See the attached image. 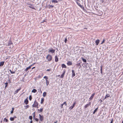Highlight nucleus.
<instances>
[{
  "label": "nucleus",
  "mask_w": 123,
  "mask_h": 123,
  "mask_svg": "<svg viewBox=\"0 0 123 123\" xmlns=\"http://www.w3.org/2000/svg\"><path fill=\"white\" fill-rule=\"evenodd\" d=\"M46 59L49 61H50L52 59V57L49 55H48L46 57Z\"/></svg>",
  "instance_id": "nucleus-1"
},
{
  "label": "nucleus",
  "mask_w": 123,
  "mask_h": 123,
  "mask_svg": "<svg viewBox=\"0 0 123 123\" xmlns=\"http://www.w3.org/2000/svg\"><path fill=\"white\" fill-rule=\"evenodd\" d=\"M8 46L9 48H11L12 47L13 44L10 41L8 42Z\"/></svg>",
  "instance_id": "nucleus-2"
},
{
  "label": "nucleus",
  "mask_w": 123,
  "mask_h": 123,
  "mask_svg": "<svg viewBox=\"0 0 123 123\" xmlns=\"http://www.w3.org/2000/svg\"><path fill=\"white\" fill-rule=\"evenodd\" d=\"M38 104L37 102L36 101H35L32 105V106L33 107H36L38 106Z\"/></svg>",
  "instance_id": "nucleus-3"
},
{
  "label": "nucleus",
  "mask_w": 123,
  "mask_h": 123,
  "mask_svg": "<svg viewBox=\"0 0 123 123\" xmlns=\"http://www.w3.org/2000/svg\"><path fill=\"white\" fill-rule=\"evenodd\" d=\"M43 78L45 79L46 83V85L47 86L49 84V81L47 80L48 79V77L45 76L43 77Z\"/></svg>",
  "instance_id": "nucleus-4"
},
{
  "label": "nucleus",
  "mask_w": 123,
  "mask_h": 123,
  "mask_svg": "<svg viewBox=\"0 0 123 123\" xmlns=\"http://www.w3.org/2000/svg\"><path fill=\"white\" fill-rule=\"evenodd\" d=\"M91 104V103L90 102H89V103L86 105H85L84 106V109H86L87 107H88Z\"/></svg>",
  "instance_id": "nucleus-5"
},
{
  "label": "nucleus",
  "mask_w": 123,
  "mask_h": 123,
  "mask_svg": "<svg viewBox=\"0 0 123 123\" xmlns=\"http://www.w3.org/2000/svg\"><path fill=\"white\" fill-rule=\"evenodd\" d=\"M75 104V102H74V103L73 105L72 106H71L69 107V109H70V110L72 109L74 107Z\"/></svg>",
  "instance_id": "nucleus-6"
},
{
  "label": "nucleus",
  "mask_w": 123,
  "mask_h": 123,
  "mask_svg": "<svg viewBox=\"0 0 123 123\" xmlns=\"http://www.w3.org/2000/svg\"><path fill=\"white\" fill-rule=\"evenodd\" d=\"M39 116L40 117V121H42L43 119V116H41L40 115V114H39Z\"/></svg>",
  "instance_id": "nucleus-7"
},
{
  "label": "nucleus",
  "mask_w": 123,
  "mask_h": 123,
  "mask_svg": "<svg viewBox=\"0 0 123 123\" xmlns=\"http://www.w3.org/2000/svg\"><path fill=\"white\" fill-rule=\"evenodd\" d=\"M55 51V50H54L53 49H50L49 50V52L51 53H53Z\"/></svg>",
  "instance_id": "nucleus-8"
},
{
  "label": "nucleus",
  "mask_w": 123,
  "mask_h": 123,
  "mask_svg": "<svg viewBox=\"0 0 123 123\" xmlns=\"http://www.w3.org/2000/svg\"><path fill=\"white\" fill-rule=\"evenodd\" d=\"M67 64L68 66H70L72 65V63L70 61H68L67 63Z\"/></svg>",
  "instance_id": "nucleus-9"
},
{
  "label": "nucleus",
  "mask_w": 123,
  "mask_h": 123,
  "mask_svg": "<svg viewBox=\"0 0 123 123\" xmlns=\"http://www.w3.org/2000/svg\"><path fill=\"white\" fill-rule=\"evenodd\" d=\"M72 77H73L75 76V74L74 72V71L73 70H72Z\"/></svg>",
  "instance_id": "nucleus-10"
},
{
  "label": "nucleus",
  "mask_w": 123,
  "mask_h": 123,
  "mask_svg": "<svg viewBox=\"0 0 123 123\" xmlns=\"http://www.w3.org/2000/svg\"><path fill=\"white\" fill-rule=\"evenodd\" d=\"M21 89V88L18 89L16 91L14 92V94H15L17 93Z\"/></svg>",
  "instance_id": "nucleus-11"
},
{
  "label": "nucleus",
  "mask_w": 123,
  "mask_h": 123,
  "mask_svg": "<svg viewBox=\"0 0 123 123\" xmlns=\"http://www.w3.org/2000/svg\"><path fill=\"white\" fill-rule=\"evenodd\" d=\"M28 100L27 99H25L24 101V103H25L26 105L28 104Z\"/></svg>",
  "instance_id": "nucleus-12"
},
{
  "label": "nucleus",
  "mask_w": 123,
  "mask_h": 123,
  "mask_svg": "<svg viewBox=\"0 0 123 123\" xmlns=\"http://www.w3.org/2000/svg\"><path fill=\"white\" fill-rule=\"evenodd\" d=\"M32 65H31L29 66L25 70L27 71L28 69H30Z\"/></svg>",
  "instance_id": "nucleus-13"
},
{
  "label": "nucleus",
  "mask_w": 123,
  "mask_h": 123,
  "mask_svg": "<svg viewBox=\"0 0 123 123\" xmlns=\"http://www.w3.org/2000/svg\"><path fill=\"white\" fill-rule=\"evenodd\" d=\"M99 40H96L95 43L97 45H98L99 43Z\"/></svg>",
  "instance_id": "nucleus-14"
},
{
  "label": "nucleus",
  "mask_w": 123,
  "mask_h": 123,
  "mask_svg": "<svg viewBox=\"0 0 123 123\" xmlns=\"http://www.w3.org/2000/svg\"><path fill=\"white\" fill-rule=\"evenodd\" d=\"M65 73V72L64 71V73L61 75L60 76V78H63Z\"/></svg>",
  "instance_id": "nucleus-15"
},
{
  "label": "nucleus",
  "mask_w": 123,
  "mask_h": 123,
  "mask_svg": "<svg viewBox=\"0 0 123 123\" xmlns=\"http://www.w3.org/2000/svg\"><path fill=\"white\" fill-rule=\"evenodd\" d=\"M62 68H66V66L64 64H62Z\"/></svg>",
  "instance_id": "nucleus-16"
},
{
  "label": "nucleus",
  "mask_w": 123,
  "mask_h": 123,
  "mask_svg": "<svg viewBox=\"0 0 123 123\" xmlns=\"http://www.w3.org/2000/svg\"><path fill=\"white\" fill-rule=\"evenodd\" d=\"M4 62H0V67L3 66L4 64Z\"/></svg>",
  "instance_id": "nucleus-17"
},
{
  "label": "nucleus",
  "mask_w": 123,
  "mask_h": 123,
  "mask_svg": "<svg viewBox=\"0 0 123 123\" xmlns=\"http://www.w3.org/2000/svg\"><path fill=\"white\" fill-rule=\"evenodd\" d=\"M110 96V95L108 94H107L106 95V96L105 97V99H106Z\"/></svg>",
  "instance_id": "nucleus-18"
},
{
  "label": "nucleus",
  "mask_w": 123,
  "mask_h": 123,
  "mask_svg": "<svg viewBox=\"0 0 123 123\" xmlns=\"http://www.w3.org/2000/svg\"><path fill=\"white\" fill-rule=\"evenodd\" d=\"M58 59L57 56H56L55 57V61L56 62H57L58 61Z\"/></svg>",
  "instance_id": "nucleus-19"
},
{
  "label": "nucleus",
  "mask_w": 123,
  "mask_h": 123,
  "mask_svg": "<svg viewBox=\"0 0 123 123\" xmlns=\"http://www.w3.org/2000/svg\"><path fill=\"white\" fill-rule=\"evenodd\" d=\"M44 98H42L41 101V104H42L44 101Z\"/></svg>",
  "instance_id": "nucleus-20"
},
{
  "label": "nucleus",
  "mask_w": 123,
  "mask_h": 123,
  "mask_svg": "<svg viewBox=\"0 0 123 123\" xmlns=\"http://www.w3.org/2000/svg\"><path fill=\"white\" fill-rule=\"evenodd\" d=\"M37 90H36L34 89L32 90L31 92H32L35 93L37 92Z\"/></svg>",
  "instance_id": "nucleus-21"
},
{
  "label": "nucleus",
  "mask_w": 123,
  "mask_h": 123,
  "mask_svg": "<svg viewBox=\"0 0 123 123\" xmlns=\"http://www.w3.org/2000/svg\"><path fill=\"white\" fill-rule=\"evenodd\" d=\"M46 92H44L43 93V97H45L46 96Z\"/></svg>",
  "instance_id": "nucleus-22"
},
{
  "label": "nucleus",
  "mask_w": 123,
  "mask_h": 123,
  "mask_svg": "<svg viewBox=\"0 0 123 123\" xmlns=\"http://www.w3.org/2000/svg\"><path fill=\"white\" fill-rule=\"evenodd\" d=\"M98 108H96L94 111L93 112V114H94L97 111V110L98 109Z\"/></svg>",
  "instance_id": "nucleus-23"
},
{
  "label": "nucleus",
  "mask_w": 123,
  "mask_h": 123,
  "mask_svg": "<svg viewBox=\"0 0 123 123\" xmlns=\"http://www.w3.org/2000/svg\"><path fill=\"white\" fill-rule=\"evenodd\" d=\"M52 1V2H54L55 3H57L58 2V1H57L55 0H53Z\"/></svg>",
  "instance_id": "nucleus-24"
},
{
  "label": "nucleus",
  "mask_w": 123,
  "mask_h": 123,
  "mask_svg": "<svg viewBox=\"0 0 123 123\" xmlns=\"http://www.w3.org/2000/svg\"><path fill=\"white\" fill-rule=\"evenodd\" d=\"M77 3V4L79 6L81 7H82V6L80 5V3H78L77 2H76Z\"/></svg>",
  "instance_id": "nucleus-25"
},
{
  "label": "nucleus",
  "mask_w": 123,
  "mask_h": 123,
  "mask_svg": "<svg viewBox=\"0 0 123 123\" xmlns=\"http://www.w3.org/2000/svg\"><path fill=\"white\" fill-rule=\"evenodd\" d=\"M82 61H83L84 62H86V60L85 59H84L83 58H82Z\"/></svg>",
  "instance_id": "nucleus-26"
},
{
  "label": "nucleus",
  "mask_w": 123,
  "mask_h": 123,
  "mask_svg": "<svg viewBox=\"0 0 123 123\" xmlns=\"http://www.w3.org/2000/svg\"><path fill=\"white\" fill-rule=\"evenodd\" d=\"M4 121V122H7L8 121V120L6 118H4V120H3Z\"/></svg>",
  "instance_id": "nucleus-27"
},
{
  "label": "nucleus",
  "mask_w": 123,
  "mask_h": 123,
  "mask_svg": "<svg viewBox=\"0 0 123 123\" xmlns=\"http://www.w3.org/2000/svg\"><path fill=\"white\" fill-rule=\"evenodd\" d=\"M10 120L11 121H13L14 120V118L13 117H10Z\"/></svg>",
  "instance_id": "nucleus-28"
},
{
  "label": "nucleus",
  "mask_w": 123,
  "mask_h": 123,
  "mask_svg": "<svg viewBox=\"0 0 123 123\" xmlns=\"http://www.w3.org/2000/svg\"><path fill=\"white\" fill-rule=\"evenodd\" d=\"M29 99L30 101H31L32 99V97L31 95H30L29 97Z\"/></svg>",
  "instance_id": "nucleus-29"
},
{
  "label": "nucleus",
  "mask_w": 123,
  "mask_h": 123,
  "mask_svg": "<svg viewBox=\"0 0 123 123\" xmlns=\"http://www.w3.org/2000/svg\"><path fill=\"white\" fill-rule=\"evenodd\" d=\"M29 107V106L27 105L25 106V109H27Z\"/></svg>",
  "instance_id": "nucleus-30"
},
{
  "label": "nucleus",
  "mask_w": 123,
  "mask_h": 123,
  "mask_svg": "<svg viewBox=\"0 0 123 123\" xmlns=\"http://www.w3.org/2000/svg\"><path fill=\"white\" fill-rule=\"evenodd\" d=\"M93 97L92 96H91L90 97V98H89V100H91L93 98Z\"/></svg>",
  "instance_id": "nucleus-31"
},
{
  "label": "nucleus",
  "mask_w": 123,
  "mask_h": 123,
  "mask_svg": "<svg viewBox=\"0 0 123 123\" xmlns=\"http://www.w3.org/2000/svg\"><path fill=\"white\" fill-rule=\"evenodd\" d=\"M10 71L12 74H13L15 73L14 72L12 71L11 70H10Z\"/></svg>",
  "instance_id": "nucleus-32"
},
{
  "label": "nucleus",
  "mask_w": 123,
  "mask_h": 123,
  "mask_svg": "<svg viewBox=\"0 0 123 123\" xmlns=\"http://www.w3.org/2000/svg\"><path fill=\"white\" fill-rule=\"evenodd\" d=\"M32 117L31 116H29V118L30 119V120H32Z\"/></svg>",
  "instance_id": "nucleus-33"
},
{
  "label": "nucleus",
  "mask_w": 123,
  "mask_h": 123,
  "mask_svg": "<svg viewBox=\"0 0 123 123\" xmlns=\"http://www.w3.org/2000/svg\"><path fill=\"white\" fill-rule=\"evenodd\" d=\"M67 41V38H65V39L64 42L65 43H66Z\"/></svg>",
  "instance_id": "nucleus-34"
},
{
  "label": "nucleus",
  "mask_w": 123,
  "mask_h": 123,
  "mask_svg": "<svg viewBox=\"0 0 123 123\" xmlns=\"http://www.w3.org/2000/svg\"><path fill=\"white\" fill-rule=\"evenodd\" d=\"M63 104V105H67V104L66 103V102H64Z\"/></svg>",
  "instance_id": "nucleus-35"
},
{
  "label": "nucleus",
  "mask_w": 123,
  "mask_h": 123,
  "mask_svg": "<svg viewBox=\"0 0 123 123\" xmlns=\"http://www.w3.org/2000/svg\"><path fill=\"white\" fill-rule=\"evenodd\" d=\"M29 7L30 8H32V9H35V8L34 7H32L31 6H29Z\"/></svg>",
  "instance_id": "nucleus-36"
},
{
  "label": "nucleus",
  "mask_w": 123,
  "mask_h": 123,
  "mask_svg": "<svg viewBox=\"0 0 123 123\" xmlns=\"http://www.w3.org/2000/svg\"><path fill=\"white\" fill-rule=\"evenodd\" d=\"M35 120L37 122H38V119L37 118H36L35 119Z\"/></svg>",
  "instance_id": "nucleus-37"
},
{
  "label": "nucleus",
  "mask_w": 123,
  "mask_h": 123,
  "mask_svg": "<svg viewBox=\"0 0 123 123\" xmlns=\"http://www.w3.org/2000/svg\"><path fill=\"white\" fill-rule=\"evenodd\" d=\"M105 41V40L104 39H103V40L102 42L101 43V44H103L104 42Z\"/></svg>",
  "instance_id": "nucleus-38"
},
{
  "label": "nucleus",
  "mask_w": 123,
  "mask_h": 123,
  "mask_svg": "<svg viewBox=\"0 0 123 123\" xmlns=\"http://www.w3.org/2000/svg\"><path fill=\"white\" fill-rule=\"evenodd\" d=\"M63 104H62L61 105V108H63Z\"/></svg>",
  "instance_id": "nucleus-39"
},
{
  "label": "nucleus",
  "mask_w": 123,
  "mask_h": 123,
  "mask_svg": "<svg viewBox=\"0 0 123 123\" xmlns=\"http://www.w3.org/2000/svg\"><path fill=\"white\" fill-rule=\"evenodd\" d=\"M43 111V108H41L40 109V111L41 112H42Z\"/></svg>",
  "instance_id": "nucleus-40"
},
{
  "label": "nucleus",
  "mask_w": 123,
  "mask_h": 123,
  "mask_svg": "<svg viewBox=\"0 0 123 123\" xmlns=\"http://www.w3.org/2000/svg\"><path fill=\"white\" fill-rule=\"evenodd\" d=\"M100 67H101L100 70H101V71H102V66H101Z\"/></svg>",
  "instance_id": "nucleus-41"
},
{
  "label": "nucleus",
  "mask_w": 123,
  "mask_h": 123,
  "mask_svg": "<svg viewBox=\"0 0 123 123\" xmlns=\"http://www.w3.org/2000/svg\"><path fill=\"white\" fill-rule=\"evenodd\" d=\"M95 93H93V94H92V96H93V97H94V95H95Z\"/></svg>",
  "instance_id": "nucleus-42"
},
{
  "label": "nucleus",
  "mask_w": 123,
  "mask_h": 123,
  "mask_svg": "<svg viewBox=\"0 0 123 123\" xmlns=\"http://www.w3.org/2000/svg\"><path fill=\"white\" fill-rule=\"evenodd\" d=\"M13 112V110H12L11 112V113L12 114Z\"/></svg>",
  "instance_id": "nucleus-43"
},
{
  "label": "nucleus",
  "mask_w": 123,
  "mask_h": 123,
  "mask_svg": "<svg viewBox=\"0 0 123 123\" xmlns=\"http://www.w3.org/2000/svg\"><path fill=\"white\" fill-rule=\"evenodd\" d=\"M50 7L52 8L53 7V6L52 5H50Z\"/></svg>",
  "instance_id": "nucleus-44"
},
{
  "label": "nucleus",
  "mask_w": 123,
  "mask_h": 123,
  "mask_svg": "<svg viewBox=\"0 0 123 123\" xmlns=\"http://www.w3.org/2000/svg\"><path fill=\"white\" fill-rule=\"evenodd\" d=\"M50 70V69H48L47 70V71H49Z\"/></svg>",
  "instance_id": "nucleus-45"
},
{
  "label": "nucleus",
  "mask_w": 123,
  "mask_h": 123,
  "mask_svg": "<svg viewBox=\"0 0 123 123\" xmlns=\"http://www.w3.org/2000/svg\"><path fill=\"white\" fill-rule=\"evenodd\" d=\"M32 123V120H31L30 122V123Z\"/></svg>",
  "instance_id": "nucleus-46"
},
{
  "label": "nucleus",
  "mask_w": 123,
  "mask_h": 123,
  "mask_svg": "<svg viewBox=\"0 0 123 123\" xmlns=\"http://www.w3.org/2000/svg\"><path fill=\"white\" fill-rule=\"evenodd\" d=\"M39 91H38V92H39V91H40V92H42V91H41V89H39Z\"/></svg>",
  "instance_id": "nucleus-47"
},
{
  "label": "nucleus",
  "mask_w": 123,
  "mask_h": 123,
  "mask_svg": "<svg viewBox=\"0 0 123 123\" xmlns=\"http://www.w3.org/2000/svg\"><path fill=\"white\" fill-rule=\"evenodd\" d=\"M110 123H113V120H112V121H111V122H110Z\"/></svg>",
  "instance_id": "nucleus-48"
},
{
  "label": "nucleus",
  "mask_w": 123,
  "mask_h": 123,
  "mask_svg": "<svg viewBox=\"0 0 123 123\" xmlns=\"http://www.w3.org/2000/svg\"><path fill=\"white\" fill-rule=\"evenodd\" d=\"M57 122V121H56L55 122V123H56Z\"/></svg>",
  "instance_id": "nucleus-49"
},
{
  "label": "nucleus",
  "mask_w": 123,
  "mask_h": 123,
  "mask_svg": "<svg viewBox=\"0 0 123 123\" xmlns=\"http://www.w3.org/2000/svg\"><path fill=\"white\" fill-rule=\"evenodd\" d=\"M35 68V67H33V68H32V69H33L34 68Z\"/></svg>",
  "instance_id": "nucleus-50"
},
{
  "label": "nucleus",
  "mask_w": 123,
  "mask_h": 123,
  "mask_svg": "<svg viewBox=\"0 0 123 123\" xmlns=\"http://www.w3.org/2000/svg\"><path fill=\"white\" fill-rule=\"evenodd\" d=\"M14 110V108H12V110Z\"/></svg>",
  "instance_id": "nucleus-51"
},
{
  "label": "nucleus",
  "mask_w": 123,
  "mask_h": 123,
  "mask_svg": "<svg viewBox=\"0 0 123 123\" xmlns=\"http://www.w3.org/2000/svg\"><path fill=\"white\" fill-rule=\"evenodd\" d=\"M101 73L102 74V71H101Z\"/></svg>",
  "instance_id": "nucleus-52"
},
{
  "label": "nucleus",
  "mask_w": 123,
  "mask_h": 123,
  "mask_svg": "<svg viewBox=\"0 0 123 123\" xmlns=\"http://www.w3.org/2000/svg\"><path fill=\"white\" fill-rule=\"evenodd\" d=\"M5 84H7V83H6Z\"/></svg>",
  "instance_id": "nucleus-53"
},
{
  "label": "nucleus",
  "mask_w": 123,
  "mask_h": 123,
  "mask_svg": "<svg viewBox=\"0 0 123 123\" xmlns=\"http://www.w3.org/2000/svg\"><path fill=\"white\" fill-rule=\"evenodd\" d=\"M76 0L77 1H78L79 0Z\"/></svg>",
  "instance_id": "nucleus-54"
},
{
  "label": "nucleus",
  "mask_w": 123,
  "mask_h": 123,
  "mask_svg": "<svg viewBox=\"0 0 123 123\" xmlns=\"http://www.w3.org/2000/svg\"><path fill=\"white\" fill-rule=\"evenodd\" d=\"M34 117H35V115H34Z\"/></svg>",
  "instance_id": "nucleus-55"
}]
</instances>
